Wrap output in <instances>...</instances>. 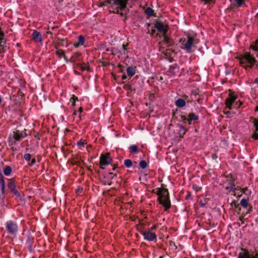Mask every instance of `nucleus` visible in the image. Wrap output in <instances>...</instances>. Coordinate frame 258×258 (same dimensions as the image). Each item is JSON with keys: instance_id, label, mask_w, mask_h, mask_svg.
Listing matches in <instances>:
<instances>
[{"instance_id": "nucleus-1", "label": "nucleus", "mask_w": 258, "mask_h": 258, "mask_svg": "<svg viewBox=\"0 0 258 258\" xmlns=\"http://www.w3.org/2000/svg\"><path fill=\"white\" fill-rule=\"evenodd\" d=\"M136 0H105L109 5V7L112 10L114 13L118 14L121 16L129 12L127 6L131 7L133 3Z\"/></svg>"}, {"instance_id": "nucleus-2", "label": "nucleus", "mask_w": 258, "mask_h": 258, "mask_svg": "<svg viewBox=\"0 0 258 258\" xmlns=\"http://www.w3.org/2000/svg\"><path fill=\"white\" fill-rule=\"evenodd\" d=\"M199 42V39L195 34L187 33L184 37L181 38L179 41V46L187 53L192 51V48Z\"/></svg>"}, {"instance_id": "nucleus-3", "label": "nucleus", "mask_w": 258, "mask_h": 258, "mask_svg": "<svg viewBox=\"0 0 258 258\" xmlns=\"http://www.w3.org/2000/svg\"><path fill=\"white\" fill-rule=\"evenodd\" d=\"M158 201L166 210L170 207V202L169 198L168 190L165 188L159 189L157 191Z\"/></svg>"}, {"instance_id": "nucleus-4", "label": "nucleus", "mask_w": 258, "mask_h": 258, "mask_svg": "<svg viewBox=\"0 0 258 258\" xmlns=\"http://www.w3.org/2000/svg\"><path fill=\"white\" fill-rule=\"evenodd\" d=\"M237 95L233 92H230L229 96L225 100L226 108L229 110L232 109H238L242 104V102L237 99Z\"/></svg>"}, {"instance_id": "nucleus-5", "label": "nucleus", "mask_w": 258, "mask_h": 258, "mask_svg": "<svg viewBox=\"0 0 258 258\" xmlns=\"http://www.w3.org/2000/svg\"><path fill=\"white\" fill-rule=\"evenodd\" d=\"M239 60L240 63L245 69L252 68L256 61L255 58L247 52L239 56Z\"/></svg>"}, {"instance_id": "nucleus-6", "label": "nucleus", "mask_w": 258, "mask_h": 258, "mask_svg": "<svg viewBox=\"0 0 258 258\" xmlns=\"http://www.w3.org/2000/svg\"><path fill=\"white\" fill-rule=\"evenodd\" d=\"M155 28L158 31V35L166 41V33L168 30V26L163 22L157 21L155 24Z\"/></svg>"}, {"instance_id": "nucleus-7", "label": "nucleus", "mask_w": 258, "mask_h": 258, "mask_svg": "<svg viewBox=\"0 0 258 258\" xmlns=\"http://www.w3.org/2000/svg\"><path fill=\"white\" fill-rule=\"evenodd\" d=\"M144 239L149 241H156L157 240V235L155 233L151 230H147L141 232Z\"/></svg>"}, {"instance_id": "nucleus-8", "label": "nucleus", "mask_w": 258, "mask_h": 258, "mask_svg": "<svg viewBox=\"0 0 258 258\" xmlns=\"http://www.w3.org/2000/svg\"><path fill=\"white\" fill-rule=\"evenodd\" d=\"M6 229L11 234H15L18 231V226L15 222L8 221L6 224Z\"/></svg>"}, {"instance_id": "nucleus-9", "label": "nucleus", "mask_w": 258, "mask_h": 258, "mask_svg": "<svg viewBox=\"0 0 258 258\" xmlns=\"http://www.w3.org/2000/svg\"><path fill=\"white\" fill-rule=\"evenodd\" d=\"M112 159L108 154H102L100 157V164L102 169H103L104 166L108 165L111 164Z\"/></svg>"}, {"instance_id": "nucleus-10", "label": "nucleus", "mask_w": 258, "mask_h": 258, "mask_svg": "<svg viewBox=\"0 0 258 258\" xmlns=\"http://www.w3.org/2000/svg\"><path fill=\"white\" fill-rule=\"evenodd\" d=\"M25 132L26 131L21 132L20 131L17 130L13 133V134L12 135V137L16 141H19L21 139L24 138L26 136V133H25Z\"/></svg>"}, {"instance_id": "nucleus-11", "label": "nucleus", "mask_w": 258, "mask_h": 258, "mask_svg": "<svg viewBox=\"0 0 258 258\" xmlns=\"http://www.w3.org/2000/svg\"><path fill=\"white\" fill-rule=\"evenodd\" d=\"M32 37L33 40L35 42L42 43V34L40 32H39L36 30H34L33 32V33L32 34Z\"/></svg>"}, {"instance_id": "nucleus-12", "label": "nucleus", "mask_w": 258, "mask_h": 258, "mask_svg": "<svg viewBox=\"0 0 258 258\" xmlns=\"http://www.w3.org/2000/svg\"><path fill=\"white\" fill-rule=\"evenodd\" d=\"M240 204L243 208L247 209L246 214L249 213L251 209V207L249 205L247 200L246 199H242L240 201Z\"/></svg>"}, {"instance_id": "nucleus-13", "label": "nucleus", "mask_w": 258, "mask_h": 258, "mask_svg": "<svg viewBox=\"0 0 258 258\" xmlns=\"http://www.w3.org/2000/svg\"><path fill=\"white\" fill-rule=\"evenodd\" d=\"M8 188L11 192L17 197H20V195L18 190L16 188V185L13 181H10L8 184Z\"/></svg>"}, {"instance_id": "nucleus-14", "label": "nucleus", "mask_w": 258, "mask_h": 258, "mask_svg": "<svg viewBox=\"0 0 258 258\" xmlns=\"http://www.w3.org/2000/svg\"><path fill=\"white\" fill-rule=\"evenodd\" d=\"M85 42V38L82 35H80L78 38V41L74 43L73 45L75 48H78L80 46H83Z\"/></svg>"}, {"instance_id": "nucleus-15", "label": "nucleus", "mask_w": 258, "mask_h": 258, "mask_svg": "<svg viewBox=\"0 0 258 258\" xmlns=\"http://www.w3.org/2000/svg\"><path fill=\"white\" fill-rule=\"evenodd\" d=\"M175 104L177 107L182 108L185 106L186 102L183 99L179 98L175 101Z\"/></svg>"}, {"instance_id": "nucleus-16", "label": "nucleus", "mask_w": 258, "mask_h": 258, "mask_svg": "<svg viewBox=\"0 0 258 258\" xmlns=\"http://www.w3.org/2000/svg\"><path fill=\"white\" fill-rule=\"evenodd\" d=\"M126 73L127 75L130 77V78L132 77L136 73V67H128L126 69Z\"/></svg>"}, {"instance_id": "nucleus-17", "label": "nucleus", "mask_w": 258, "mask_h": 258, "mask_svg": "<svg viewBox=\"0 0 258 258\" xmlns=\"http://www.w3.org/2000/svg\"><path fill=\"white\" fill-rule=\"evenodd\" d=\"M255 132L252 136V138L255 140H258V121L254 122Z\"/></svg>"}, {"instance_id": "nucleus-18", "label": "nucleus", "mask_w": 258, "mask_h": 258, "mask_svg": "<svg viewBox=\"0 0 258 258\" xmlns=\"http://www.w3.org/2000/svg\"><path fill=\"white\" fill-rule=\"evenodd\" d=\"M83 109L82 107H80L78 110H75L73 113V115L75 116V117L78 118V120H80L81 119V113L82 112Z\"/></svg>"}, {"instance_id": "nucleus-19", "label": "nucleus", "mask_w": 258, "mask_h": 258, "mask_svg": "<svg viewBox=\"0 0 258 258\" xmlns=\"http://www.w3.org/2000/svg\"><path fill=\"white\" fill-rule=\"evenodd\" d=\"M239 258H250L248 251H243L239 254Z\"/></svg>"}, {"instance_id": "nucleus-20", "label": "nucleus", "mask_w": 258, "mask_h": 258, "mask_svg": "<svg viewBox=\"0 0 258 258\" xmlns=\"http://www.w3.org/2000/svg\"><path fill=\"white\" fill-rule=\"evenodd\" d=\"M186 132V128L182 125H180L179 126V135L180 137L183 138V136L185 135V133Z\"/></svg>"}, {"instance_id": "nucleus-21", "label": "nucleus", "mask_w": 258, "mask_h": 258, "mask_svg": "<svg viewBox=\"0 0 258 258\" xmlns=\"http://www.w3.org/2000/svg\"><path fill=\"white\" fill-rule=\"evenodd\" d=\"M12 172L11 167L9 166H7L4 170V174L6 176H9L10 175Z\"/></svg>"}, {"instance_id": "nucleus-22", "label": "nucleus", "mask_w": 258, "mask_h": 258, "mask_svg": "<svg viewBox=\"0 0 258 258\" xmlns=\"http://www.w3.org/2000/svg\"><path fill=\"white\" fill-rule=\"evenodd\" d=\"M188 117L190 118V120H197L199 119V116L193 113H189Z\"/></svg>"}, {"instance_id": "nucleus-23", "label": "nucleus", "mask_w": 258, "mask_h": 258, "mask_svg": "<svg viewBox=\"0 0 258 258\" xmlns=\"http://www.w3.org/2000/svg\"><path fill=\"white\" fill-rule=\"evenodd\" d=\"M145 13L147 15L150 17V16H152L154 15V11L151 8H147L145 11Z\"/></svg>"}, {"instance_id": "nucleus-24", "label": "nucleus", "mask_w": 258, "mask_h": 258, "mask_svg": "<svg viewBox=\"0 0 258 258\" xmlns=\"http://www.w3.org/2000/svg\"><path fill=\"white\" fill-rule=\"evenodd\" d=\"M124 164L127 168H130L132 166V161L130 159H126L124 161Z\"/></svg>"}, {"instance_id": "nucleus-25", "label": "nucleus", "mask_w": 258, "mask_h": 258, "mask_svg": "<svg viewBox=\"0 0 258 258\" xmlns=\"http://www.w3.org/2000/svg\"><path fill=\"white\" fill-rule=\"evenodd\" d=\"M130 150L133 152V153H138V147L136 145H131L130 147Z\"/></svg>"}, {"instance_id": "nucleus-26", "label": "nucleus", "mask_w": 258, "mask_h": 258, "mask_svg": "<svg viewBox=\"0 0 258 258\" xmlns=\"http://www.w3.org/2000/svg\"><path fill=\"white\" fill-rule=\"evenodd\" d=\"M251 49H252L254 51H257L258 50V39H257L255 43L254 44H251L250 46Z\"/></svg>"}, {"instance_id": "nucleus-27", "label": "nucleus", "mask_w": 258, "mask_h": 258, "mask_svg": "<svg viewBox=\"0 0 258 258\" xmlns=\"http://www.w3.org/2000/svg\"><path fill=\"white\" fill-rule=\"evenodd\" d=\"M56 54L59 57H61L64 56V51L63 50H61V49L57 50L56 51Z\"/></svg>"}, {"instance_id": "nucleus-28", "label": "nucleus", "mask_w": 258, "mask_h": 258, "mask_svg": "<svg viewBox=\"0 0 258 258\" xmlns=\"http://www.w3.org/2000/svg\"><path fill=\"white\" fill-rule=\"evenodd\" d=\"M0 186L2 193H4L5 187V181L4 179H1L0 181Z\"/></svg>"}, {"instance_id": "nucleus-29", "label": "nucleus", "mask_w": 258, "mask_h": 258, "mask_svg": "<svg viewBox=\"0 0 258 258\" xmlns=\"http://www.w3.org/2000/svg\"><path fill=\"white\" fill-rule=\"evenodd\" d=\"M77 100H78V98L76 96H74V95L71 98L70 101L72 103V107H74L75 106V105H76V101Z\"/></svg>"}, {"instance_id": "nucleus-30", "label": "nucleus", "mask_w": 258, "mask_h": 258, "mask_svg": "<svg viewBox=\"0 0 258 258\" xmlns=\"http://www.w3.org/2000/svg\"><path fill=\"white\" fill-rule=\"evenodd\" d=\"M139 165L141 168L145 169L147 167V164L145 161L142 160L140 162Z\"/></svg>"}, {"instance_id": "nucleus-31", "label": "nucleus", "mask_w": 258, "mask_h": 258, "mask_svg": "<svg viewBox=\"0 0 258 258\" xmlns=\"http://www.w3.org/2000/svg\"><path fill=\"white\" fill-rule=\"evenodd\" d=\"M17 141H16L15 139H14L13 137L11 138L9 141L10 146L11 147L15 146L16 144Z\"/></svg>"}, {"instance_id": "nucleus-32", "label": "nucleus", "mask_w": 258, "mask_h": 258, "mask_svg": "<svg viewBox=\"0 0 258 258\" xmlns=\"http://www.w3.org/2000/svg\"><path fill=\"white\" fill-rule=\"evenodd\" d=\"M24 158L27 161H29L31 158V155L30 154H26L24 156Z\"/></svg>"}, {"instance_id": "nucleus-33", "label": "nucleus", "mask_w": 258, "mask_h": 258, "mask_svg": "<svg viewBox=\"0 0 258 258\" xmlns=\"http://www.w3.org/2000/svg\"><path fill=\"white\" fill-rule=\"evenodd\" d=\"M233 1L236 3V5L238 7L241 6L243 3V0H233Z\"/></svg>"}, {"instance_id": "nucleus-34", "label": "nucleus", "mask_w": 258, "mask_h": 258, "mask_svg": "<svg viewBox=\"0 0 258 258\" xmlns=\"http://www.w3.org/2000/svg\"><path fill=\"white\" fill-rule=\"evenodd\" d=\"M85 143L84 142L81 141V140H80L78 142H77V145L78 146H84L85 145Z\"/></svg>"}, {"instance_id": "nucleus-35", "label": "nucleus", "mask_w": 258, "mask_h": 258, "mask_svg": "<svg viewBox=\"0 0 258 258\" xmlns=\"http://www.w3.org/2000/svg\"><path fill=\"white\" fill-rule=\"evenodd\" d=\"M223 112L225 114H227V115H229L231 113V112L230 111V110L228 108H227L226 107L224 109Z\"/></svg>"}, {"instance_id": "nucleus-36", "label": "nucleus", "mask_w": 258, "mask_h": 258, "mask_svg": "<svg viewBox=\"0 0 258 258\" xmlns=\"http://www.w3.org/2000/svg\"><path fill=\"white\" fill-rule=\"evenodd\" d=\"M158 225L157 224L154 225L151 227L150 229L149 230H151V231H153V230H155L158 227Z\"/></svg>"}, {"instance_id": "nucleus-37", "label": "nucleus", "mask_w": 258, "mask_h": 258, "mask_svg": "<svg viewBox=\"0 0 258 258\" xmlns=\"http://www.w3.org/2000/svg\"><path fill=\"white\" fill-rule=\"evenodd\" d=\"M183 120H184V121H187L189 124H191V121L192 120H190V118H189L188 117L187 118H186L185 117H184Z\"/></svg>"}, {"instance_id": "nucleus-38", "label": "nucleus", "mask_w": 258, "mask_h": 258, "mask_svg": "<svg viewBox=\"0 0 258 258\" xmlns=\"http://www.w3.org/2000/svg\"><path fill=\"white\" fill-rule=\"evenodd\" d=\"M11 149L13 151V152H15L16 151H18L19 149L15 146H14L11 147Z\"/></svg>"}, {"instance_id": "nucleus-39", "label": "nucleus", "mask_w": 258, "mask_h": 258, "mask_svg": "<svg viewBox=\"0 0 258 258\" xmlns=\"http://www.w3.org/2000/svg\"><path fill=\"white\" fill-rule=\"evenodd\" d=\"M36 162V160H35V159L33 158L32 161H31V162L29 164V165L30 166H33Z\"/></svg>"}, {"instance_id": "nucleus-40", "label": "nucleus", "mask_w": 258, "mask_h": 258, "mask_svg": "<svg viewBox=\"0 0 258 258\" xmlns=\"http://www.w3.org/2000/svg\"><path fill=\"white\" fill-rule=\"evenodd\" d=\"M254 83L258 85V78H256L254 80Z\"/></svg>"}, {"instance_id": "nucleus-41", "label": "nucleus", "mask_w": 258, "mask_h": 258, "mask_svg": "<svg viewBox=\"0 0 258 258\" xmlns=\"http://www.w3.org/2000/svg\"><path fill=\"white\" fill-rule=\"evenodd\" d=\"M231 188L232 190H235L236 189V188L235 187V185H233L231 187Z\"/></svg>"}, {"instance_id": "nucleus-42", "label": "nucleus", "mask_w": 258, "mask_h": 258, "mask_svg": "<svg viewBox=\"0 0 258 258\" xmlns=\"http://www.w3.org/2000/svg\"><path fill=\"white\" fill-rule=\"evenodd\" d=\"M211 1V0H202V1L204 2L205 3H207Z\"/></svg>"}, {"instance_id": "nucleus-43", "label": "nucleus", "mask_w": 258, "mask_h": 258, "mask_svg": "<svg viewBox=\"0 0 258 258\" xmlns=\"http://www.w3.org/2000/svg\"><path fill=\"white\" fill-rule=\"evenodd\" d=\"M126 79V76L125 75H123L122 77V80H125Z\"/></svg>"}, {"instance_id": "nucleus-44", "label": "nucleus", "mask_w": 258, "mask_h": 258, "mask_svg": "<svg viewBox=\"0 0 258 258\" xmlns=\"http://www.w3.org/2000/svg\"><path fill=\"white\" fill-rule=\"evenodd\" d=\"M122 48H123V49H124V50H125L126 48H125V45H124V44H123V45H122Z\"/></svg>"}, {"instance_id": "nucleus-45", "label": "nucleus", "mask_w": 258, "mask_h": 258, "mask_svg": "<svg viewBox=\"0 0 258 258\" xmlns=\"http://www.w3.org/2000/svg\"><path fill=\"white\" fill-rule=\"evenodd\" d=\"M255 111L258 112V106H256Z\"/></svg>"}, {"instance_id": "nucleus-46", "label": "nucleus", "mask_w": 258, "mask_h": 258, "mask_svg": "<svg viewBox=\"0 0 258 258\" xmlns=\"http://www.w3.org/2000/svg\"><path fill=\"white\" fill-rule=\"evenodd\" d=\"M200 204H201V205L202 207L204 206V205H205V204H204V203H200Z\"/></svg>"}, {"instance_id": "nucleus-47", "label": "nucleus", "mask_w": 258, "mask_h": 258, "mask_svg": "<svg viewBox=\"0 0 258 258\" xmlns=\"http://www.w3.org/2000/svg\"><path fill=\"white\" fill-rule=\"evenodd\" d=\"M255 17L258 19V12L256 13Z\"/></svg>"}, {"instance_id": "nucleus-48", "label": "nucleus", "mask_w": 258, "mask_h": 258, "mask_svg": "<svg viewBox=\"0 0 258 258\" xmlns=\"http://www.w3.org/2000/svg\"><path fill=\"white\" fill-rule=\"evenodd\" d=\"M246 215V213L244 214L243 216V217H242V219H243V217H245Z\"/></svg>"}, {"instance_id": "nucleus-49", "label": "nucleus", "mask_w": 258, "mask_h": 258, "mask_svg": "<svg viewBox=\"0 0 258 258\" xmlns=\"http://www.w3.org/2000/svg\"><path fill=\"white\" fill-rule=\"evenodd\" d=\"M112 169H113V170H115V167H113Z\"/></svg>"}, {"instance_id": "nucleus-50", "label": "nucleus", "mask_w": 258, "mask_h": 258, "mask_svg": "<svg viewBox=\"0 0 258 258\" xmlns=\"http://www.w3.org/2000/svg\"><path fill=\"white\" fill-rule=\"evenodd\" d=\"M240 221H242V219H241V218H240Z\"/></svg>"}, {"instance_id": "nucleus-51", "label": "nucleus", "mask_w": 258, "mask_h": 258, "mask_svg": "<svg viewBox=\"0 0 258 258\" xmlns=\"http://www.w3.org/2000/svg\"><path fill=\"white\" fill-rule=\"evenodd\" d=\"M159 258H162L161 256H160Z\"/></svg>"}]
</instances>
